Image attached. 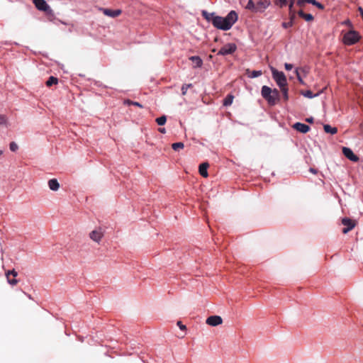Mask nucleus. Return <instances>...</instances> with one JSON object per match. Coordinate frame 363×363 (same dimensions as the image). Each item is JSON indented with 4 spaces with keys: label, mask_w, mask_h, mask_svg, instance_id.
I'll return each mask as SVG.
<instances>
[{
    "label": "nucleus",
    "mask_w": 363,
    "mask_h": 363,
    "mask_svg": "<svg viewBox=\"0 0 363 363\" xmlns=\"http://www.w3.org/2000/svg\"><path fill=\"white\" fill-rule=\"evenodd\" d=\"M160 133H166V130L164 128H160L159 130H158Z\"/></svg>",
    "instance_id": "nucleus-45"
},
{
    "label": "nucleus",
    "mask_w": 363,
    "mask_h": 363,
    "mask_svg": "<svg viewBox=\"0 0 363 363\" xmlns=\"http://www.w3.org/2000/svg\"><path fill=\"white\" fill-rule=\"evenodd\" d=\"M297 14L306 22H311L314 20V16L311 13H306L303 10H299Z\"/></svg>",
    "instance_id": "nucleus-16"
},
{
    "label": "nucleus",
    "mask_w": 363,
    "mask_h": 363,
    "mask_svg": "<svg viewBox=\"0 0 363 363\" xmlns=\"http://www.w3.org/2000/svg\"><path fill=\"white\" fill-rule=\"evenodd\" d=\"M309 172L313 173V174H317L318 173V169H315V168H313V167H310Z\"/></svg>",
    "instance_id": "nucleus-43"
},
{
    "label": "nucleus",
    "mask_w": 363,
    "mask_h": 363,
    "mask_svg": "<svg viewBox=\"0 0 363 363\" xmlns=\"http://www.w3.org/2000/svg\"><path fill=\"white\" fill-rule=\"evenodd\" d=\"M9 148L11 151L16 152L18 149V146L15 142H11L9 144Z\"/></svg>",
    "instance_id": "nucleus-33"
},
{
    "label": "nucleus",
    "mask_w": 363,
    "mask_h": 363,
    "mask_svg": "<svg viewBox=\"0 0 363 363\" xmlns=\"http://www.w3.org/2000/svg\"><path fill=\"white\" fill-rule=\"evenodd\" d=\"M261 96L271 106L276 105L280 101V91L276 88L272 89L267 85L262 86Z\"/></svg>",
    "instance_id": "nucleus-2"
},
{
    "label": "nucleus",
    "mask_w": 363,
    "mask_h": 363,
    "mask_svg": "<svg viewBox=\"0 0 363 363\" xmlns=\"http://www.w3.org/2000/svg\"><path fill=\"white\" fill-rule=\"evenodd\" d=\"M292 128L301 133H307L311 130V127L308 125L301 122L294 123Z\"/></svg>",
    "instance_id": "nucleus-11"
},
{
    "label": "nucleus",
    "mask_w": 363,
    "mask_h": 363,
    "mask_svg": "<svg viewBox=\"0 0 363 363\" xmlns=\"http://www.w3.org/2000/svg\"><path fill=\"white\" fill-rule=\"evenodd\" d=\"M359 11V14L362 18V21H363V9L362 7H359L358 9Z\"/></svg>",
    "instance_id": "nucleus-44"
},
{
    "label": "nucleus",
    "mask_w": 363,
    "mask_h": 363,
    "mask_svg": "<svg viewBox=\"0 0 363 363\" xmlns=\"http://www.w3.org/2000/svg\"><path fill=\"white\" fill-rule=\"evenodd\" d=\"M279 89H280V91L282 94L284 100L285 101H288L289 98V88H288V86H284V87L279 88Z\"/></svg>",
    "instance_id": "nucleus-25"
},
{
    "label": "nucleus",
    "mask_w": 363,
    "mask_h": 363,
    "mask_svg": "<svg viewBox=\"0 0 363 363\" xmlns=\"http://www.w3.org/2000/svg\"><path fill=\"white\" fill-rule=\"evenodd\" d=\"M208 167H209V164L207 162H202L199 164V172L200 175L204 178H206L208 176Z\"/></svg>",
    "instance_id": "nucleus-14"
},
{
    "label": "nucleus",
    "mask_w": 363,
    "mask_h": 363,
    "mask_svg": "<svg viewBox=\"0 0 363 363\" xmlns=\"http://www.w3.org/2000/svg\"><path fill=\"white\" fill-rule=\"evenodd\" d=\"M184 147V145L182 142L174 143L172 145V148L174 151H179Z\"/></svg>",
    "instance_id": "nucleus-26"
},
{
    "label": "nucleus",
    "mask_w": 363,
    "mask_h": 363,
    "mask_svg": "<svg viewBox=\"0 0 363 363\" xmlns=\"http://www.w3.org/2000/svg\"><path fill=\"white\" fill-rule=\"evenodd\" d=\"M342 24L346 25V26H350V27H352V22L350 21V19H347V20L344 21L342 22Z\"/></svg>",
    "instance_id": "nucleus-40"
},
{
    "label": "nucleus",
    "mask_w": 363,
    "mask_h": 363,
    "mask_svg": "<svg viewBox=\"0 0 363 363\" xmlns=\"http://www.w3.org/2000/svg\"><path fill=\"white\" fill-rule=\"evenodd\" d=\"M223 322L222 318L219 315H214L207 318L206 323L211 326H218Z\"/></svg>",
    "instance_id": "nucleus-10"
},
{
    "label": "nucleus",
    "mask_w": 363,
    "mask_h": 363,
    "mask_svg": "<svg viewBox=\"0 0 363 363\" xmlns=\"http://www.w3.org/2000/svg\"><path fill=\"white\" fill-rule=\"evenodd\" d=\"M6 279H7L8 283L12 286L16 285L18 281V280L16 279V277L11 279L10 277H6Z\"/></svg>",
    "instance_id": "nucleus-32"
},
{
    "label": "nucleus",
    "mask_w": 363,
    "mask_h": 363,
    "mask_svg": "<svg viewBox=\"0 0 363 363\" xmlns=\"http://www.w3.org/2000/svg\"><path fill=\"white\" fill-rule=\"evenodd\" d=\"M189 59L190 61H191L194 63V65H193L194 68H200L202 67L203 60L199 56H198V55L191 56Z\"/></svg>",
    "instance_id": "nucleus-15"
},
{
    "label": "nucleus",
    "mask_w": 363,
    "mask_h": 363,
    "mask_svg": "<svg viewBox=\"0 0 363 363\" xmlns=\"http://www.w3.org/2000/svg\"><path fill=\"white\" fill-rule=\"evenodd\" d=\"M305 4H307L305 0H297L296 4L299 6H303Z\"/></svg>",
    "instance_id": "nucleus-41"
},
{
    "label": "nucleus",
    "mask_w": 363,
    "mask_h": 363,
    "mask_svg": "<svg viewBox=\"0 0 363 363\" xmlns=\"http://www.w3.org/2000/svg\"><path fill=\"white\" fill-rule=\"evenodd\" d=\"M273 79L275 81L279 88L288 86L287 79L282 71H279L274 67H270Z\"/></svg>",
    "instance_id": "nucleus-4"
},
{
    "label": "nucleus",
    "mask_w": 363,
    "mask_h": 363,
    "mask_svg": "<svg viewBox=\"0 0 363 363\" xmlns=\"http://www.w3.org/2000/svg\"><path fill=\"white\" fill-rule=\"evenodd\" d=\"M12 275L13 277H16L18 276V272L15 269L9 270L6 272V277H10Z\"/></svg>",
    "instance_id": "nucleus-34"
},
{
    "label": "nucleus",
    "mask_w": 363,
    "mask_h": 363,
    "mask_svg": "<svg viewBox=\"0 0 363 363\" xmlns=\"http://www.w3.org/2000/svg\"><path fill=\"white\" fill-rule=\"evenodd\" d=\"M306 122L308 123H313L314 122V118L313 117L311 116V117H308V118H306L305 119Z\"/></svg>",
    "instance_id": "nucleus-42"
},
{
    "label": "nucleus",
    "mask_w": 363,
    "mask_h": 363,
    "mask_svg": "<svg viewBox=\"0 0 363 363\" xmlns=\"http://www.w3.org/2000/svg\"><path fill=\"white\" fill-rule=\"evenodd\" d=\"M0 125L6 128L9 127V125L8 118L4 114H0Z\"/></svg>",
    "instance_id": "nucleus-24"
},
{
    "label": "nucleus",
    "mask_w": 363,
    "mask_h": 363,
    "mask_svg": "<svg viewBox=\"0 0 363 363\" xmlns=\"http://www.w3.org/2000/svg\"><path fill=\"white\" fill-rule=\"evenodd\" d=\"M294 26L293 24V22L291 21H288V22H283L281 23V26L284 28H291Z\"/></svg>",
    "instance_id": "nucleus-35"
},
{
    "label": "nucleus",
    "mask_w": 363,
    "mask_h": 363,
    "mask_svg": "<svg viewBox=\"0 0 363 363\" xmlns=\"http://www.w3.org/2000/svg\"><path fill=\"white\" fill-rule=\"evenodd\" d=\"M48 186L50 190L56 191L60 188V183L57 179H51L48 181Z\"/></svg>",
    "instance_id": "nucleus-17"
},
{
    "label": "nucleus",
    "mask_w": 363,
    "mask_h": 363,
    "mask_svg": "<svg viewBox=\"0 0 363 363\" xmlns=\"http://www.w3.org/2000/svg\"><path fill=\"white\" fill-rule=\"evenodd\" d=\"M323 129L326 133H328L330 135H335L337 133V128L335 127H332L329 124H324Z\"/></svg>",
    "instance_id": "nucleus-19"
},
{
    "label": "nucleus",
    "mask_w": 363,
    "mask_h": 363,
    "mask_svg": "<svg viewBox=\"0 0 363 363\" xmlns=\"http://www.w3.org/2000/svg\"><path fill=\"white\" fill-rule=\"evenodd\" d=\"M305 1H306L307 4H312L320 10H323L325 9V6L317 0H305Z\"/></svg>",
    "instance_id": "nucleus-21"
},
{
    "label": "nucleus",
    "mask_w": 363,
    "mask_h": 363,
    "mask_svg": "<svg viewBox=\"0 0 363 363\" xmlns=\"http://www.w3.org/2000/svg\"><path fill=\"white\" fill-rule=\"evenodd\" d=\"M177 325H178V327L179 328V329L181 330H186V326L185 325H184L182 323V321H180V320L177 321Z\"/></svg>",
    "instance_id": "nucleus-37"
},
{
    "label": "nucleus",
    "mask_w": 363,
    "mask_h": 363,
    "mask_svg": "<svg viewBox=\"0 0 363 363\" xmlns=\"http://www.w3.org/2000/svg\"><path fill=\"white\" fill-rule=\"evenodd\" d=\"M295 18H296V16H295V13H294V11H292V13H290L289 21L293 22V24L294 23Z\"/></svg>",
    "instance_id": "nucleus-39"
},
{
    "label": "nucleus",
    "mask_w": 363,
    "mask_h": 363,
    "mask_svg": "<svg viewBox=\"0 0 363 363\" xmlns=\"http://www.w3.org/2000/svg\"><path fill=\"white\" fill-rule=\"evenodd\" d=\"M191 86H192V84H182V88H181L182 94L183 96L185 95L186 94V92H187L188 89L191 87Z\"/></svg>",
    "instance_id": "nucleus-30"
},
{
    "label": "nucleus",
    "mask_w": 363,
    "mask_h": 363,
    "mask_svg": "<svg viewBox=\"0 0 363 363\" xmlns=\"http://www.w3.org/2000/svg\"><path fill=\"white\" fill-rule=\"evenodd\" d=\"M155 121L158 125H164L167 122V116L165 115H162V116L157 118Z\"/></svg>",
    "instance_id": "nucleus-27"
},
{
    "label": "nucleus",
    "mask_w": 363,
    "mask_h": 363,
    "mask_svg": "<svg viewBox=\"0 0 363 363\" xmlns=\"http://www.w3.org/2000/svg\"><path fill=\"white\" fill-rule=\"evenodd\" d=\"M295 1L296 0H288L289 13H292V11H293V8H294Z\"/></svg>",
    "instance_id": "nucleus-36"
},
{
    "label": "nucleus",
    "mask_w": 363,
    "mask_h": 363,
    "mask_svg": "<svg viewBox=\"0 0 363 363\" xmlns=\"http://www.w3.org/2000/svg\"><path fill=\"white\" fill-rule=\"evenodd\" d=\"M234 99V96L231 94H228L223 101V105L224 106H230L233 104V101Z\"/></svg>",
    "instance_id": "nucleus-22"
},
{
    "label": "nucleus",
    "mask_w": 363,
    "mask_h": 363,
    "mask_svg": "<svg viewBox=\"0 0 363 363\" xmlns=\"http://www.w3.org/2000/svg\"><path fill=\"white\" fill-rule=\"evenodd\" d=\"M103 13L108 17L116 18L121 13L120 9H102Z\"/></svg>",
    "instance_id": "nucleus-13"
},
{
    "label": "nucleus",
    "mask_w": 363,
    "mask_h": 363,
    "mask_svg": "<svg viewBox=\"0 0 363 363\" xmlns=\"http://www.w3.org/2000/svg\"><path fill=\"white\" fill-rule=\"evenodd\" d=\"M361 38L362 37L358 31L352 29L345 33L342 38V43L345 45H353L358 43Z\"/></svg>",
    "instance_id": "nucleus-5"
},
{
    "label": "nucleus",
    "mask_w": 363,
    "mask_h": 363,
    "mask_svg": "<svg viewBox=\"0 0 363 363\" xmlns=\"http://www.w3.org/2000/svg\"><path fill=\"white\" fill-rule=\"evenodd\" d=\"M246 74H247V77L250 78H257L262 75V70H253L250 71L249 69H246Z\"/></svg>",
    "instance_id": "nucleus-18"
},
{
    "label": "nucleus",
    "mask_w": 363,
    "mask_h": 363,
    "mask_svg": "<svg viewBox=\"0 0 363 363\" xmlns=\"http://www.w3.org/2000/svg\"><path fill=\"white\" fill-rule=\"evenodd\" d=\"M35 8L40 11H43L47 16L53 17L54 12L46 2L45 0H32Z\"/></svg>",
    "instance_id": "nucleus-6"
},
{
    "label": "nucleus",
    "mask_w": 363,
    "mask_h": 363,
    "mask_svg": "<svg viewBox=\"0 0 363 363\" xmlns=\"http://www.w3.org/2000/svg\"><path fill=\"white\" fill-rule=\"evenodd\" d=\"M124 103H125V104H127L128 106H131L132 105V106H137V107H139V108H143V106L140 103H139L138 101H131L130 99L125 100Z\"/></svg>",
    "instance_id": "nucleus-28"
},
{
    "label": "nucleus",
    "mask_w": 363,
    "mask_h": 363,
    "mask_svg": "<svg viewBox=\"0 0 363 363\" xmlns=\"http://www.w3.org/2000/svg\"><path fill=\"white\" fill-rule=\"evenodd\" d=\"M284 67H285L286 70L290 71V70H291L293 69L294 65L292 64L286 62L284 64Z\"/></svg>",
    "instance_id": "nucleus-38"
},
{
    "label": "nucleus",
    "mask_w": 363,
    "mask_h": 363,
    "mask_svg": "<svg viewBox=\"0 0 363 363\" xmlns=\"http://www.w3.org/2000/svg\"><path fill=\"white\" fill-rule=\"evenodd\" d=\"M2 154H3V151L0 150V155H1Z\"/></svg>",
    "instance_id": "nucleus-46"
},
{
    "label": "nucleus",
    "mask_w": 363,
    "mask_h": 363,
    "mask_svg": "<svg viewBox=\"0 0 363 363\" xmlns=\"http://www.w3.org/2000/svg\"><path fill=\"white\" fill-rule=\"evenodd\" d=\"M295 74H296V78H297V80L298 81V82L301 84H303V85H305V82L303 80L300 73H299V71H298V69L296 68L294 71Z\"/></svg>",
    "instance_id": "nucleus-31"
},
{
    "label": "nucleus",
    "mask_w": 363,
    "mask_h": 363,
    "mask_svg": "<svg viewBox=\"0 0 363 363\" xmlns=\"http://www.w3.org/2000/svg\"><path fill=\"white\" fill-rule=\"evenodd\" d=\"M237 45L234 43H229L223 45L217 52V55L226 56L233 55L237 50Z\"/></svg>",
    "instance_id": "nucleus-7"
},
{
    "label": "nucleus",
    "mask_w": 363,
    "mask_h": 363,
    "mask_svg": "<svg viewBox=\"0 0 363 363\" xmlns=\"http://www.w3.org/2000/svg\"><path fill=\"white\" fill-rule=\"evenodd\" d=\"M270 5V0H258L257 2L253 0H248L245 9L254 13H262Z\"/></svg>",
    "instance_id": "nucleus-3"
},
{
    "label": "nucleus",
    "mask_w": 363,
    "mask_h": 363,
    "mask_svg": "<svg viewBox=\"0 0 363 363\" xmlns=\"http://www.w3.org/2000/svg\"><path fill=\"white\" fill-rule=\"evenodd\" d=\"M102 236H103V232L101 228H99L97 230H94L89 233L90 238L96 242H99Z\"/></svg>",
    "instance_id": "nucleus-12"
},
{
    "label": "nucleus",
    "mask_w": 363,
    "mask_h": 363,
    "mask_svg": "<svg viewBox=\"0 0 363 363\" xmlns=\"http://www.w3.org/2000/svg\"><path fill=\"white\" fill-rule=\"evenodd\" d=\"M300 94L303 96L304 97L308 98V99H313L315 97H317L320 95V93L313 94L311 90H301L300 91Z\"/></svg>",
    "instance_id": "nucleus-20"
},
{
    "label": "nucleus",
    "mask_w": 363,
    "mask_h": 363,
    "mask_svg": "<svg viewBox=\"0 0 363 363\" xmlns=\"http://www.w3.org/2000/svg\"><path fill=\"white\" fill-rule=\"evenodd\" d=\"M58 83V79L54 76H50L45 82L47 86H51Z\"/></svg>",
    "instance_id": "nucleus-23"
},
{
    "label": "nucleus",
    "mask_w": 363,
    "mask_h": 363,
    "mask_svg": "<svg viewBox=\"0 0 363 363\" xmlns=\"http://www.w3.org/2000/svg\"><path fill=\"white\" fill-rule=\"evenodd\" d=\"M202 17L208 23H211L217 29L227 31L238 21V15L235 11H230L225 16L216 15V12L209 13L206 10L201 11Z\"/></svg>",
    "instance_id": "nucleus-1"
},
{
    "label": "nucleus",
    "mask_w": 363,
    "mask_h": 363,
    "mask_svg": "<svg viewBox=\"0 0 363 363\" xmlns=\"http://www.w3.org/2000/svg\"><path fill=\"white\" fill-rule=\"evenodd\" d=\"M342 152L344 156L352 162H357L359 160V157L350 147H343Z\"/></svg>",
    "instance_id": "nucleus-8"
},
{
    "label": "nucleus",
    "mask_w": 363,
    "mask_h": 363,
    "mask_svg": "<svg viewBox=\"0 0 363 363\" xmlns=\"http://www.w3.org/2000/svg\"><path fill=\"white\" fill-rule=\"evenodd\" d=\"M342 223L343 225L345 226V228H342V233L344 234H346L350 230H352L355 226L354 222L347 217H345L342 219Z\"/></svg>",
    "instance_id": "nucleus-9"
},
{
    "label": "nucleus",
    "mask_w": 363,
    "mask_h": 363,
    "mask_svg": "<svg viewBox=\"0 0 363 363\" xmlns=\"http://www.w3.org/2000/svg\"><path fill=\"white\" fill-rule=\"evenodd\" d=\"M274 4L280 8L286 6L288 4V0H274Z\"/></svg>",
    "instance_id": "nucleus-29"
}]
</instances>
